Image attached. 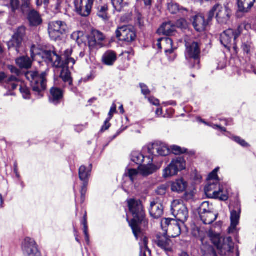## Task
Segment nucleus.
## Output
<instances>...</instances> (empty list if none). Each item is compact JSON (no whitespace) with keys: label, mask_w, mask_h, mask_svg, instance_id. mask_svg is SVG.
Returning <instances> with one entry per match:
<instances>
[{"label":"nucleus","mask_w":256,"mask_h":256,"mask_svg":"<svg viewBox=\"0 0 256 256\" xmlns=\"http://www.w3.org/2000/svg\"><path fill=\"white\" fill-rule=\"evenodd\" d=\"M129 210L133 217L130 221L127 218L130 226L137 240H139L140 247V256H150L151 252L148 247V238L140 226H146L148 223L145 219V212L142 202L140 200L131 198L127 200ZM180 256H189L186 252H182Z\"/></svg>","instance_id":"1"},{"label":"nucleus","mask_w":256,"mask_h":256,"mask_svg":"<svg viewBox=\"0 0 256 256\" xmlns=\"http://www.w3.org/2000/svg\"><path fill=\"white\" fill-rule=\"evenodd\" d=\"M162 163V162H160L157 165L152 164H144L139 168L138 170L132 168L128 169L126 171L124 176L130 178V185L127 186V182H124L122 186L124 190L128 194L132 192L138 186L137 180L140 176V175L147 176L153 174L160 168Z\"/></svg>","instance_id":"2"},{"label":"nucleus","mask_w":256,"mask_h":256,"mask_svg":"<svg viewBox=\"0 0 256 256\" xmlns=\"http://www.w3.org/2000/svg\"><path fill=\"white\" fill-rule=\"evenodd\" d=\"M44 62L48 64H51L54 66L62 68L60 78L65 83V86H68L72 91L74 92V88H72V80L70 72L68 67H65L60 56L54 52L52 50H43L38 54Z\"/></svg>","instance_id":"3"},{"label":"nucleus","mask_w":256,"mask_h":256,"mask_svg":"<svg viewBox=\"0 0 256 256\" xmlns=\"http://www.w3.org/2000/svg\"><path fill=\"white\" fill-rule=\"evenodd\" d=\"M46 72L40 74L37 71H29L25 73L24 76L30 83L33 92L37 98L43 96V92L46 87Z\"/></svg>","instance_id":"4"},{"label":"nucleus","mask_w":256,"mask_h":256,"mask_svg":"<svg viewBox=\"0 0 256 256\" xmlns=\"http://www.w3.org/2000/svg\"><path fill=\"white\" fill-rule=\"evenodd\" d=\"M208 234L212 243L221 255H226L233 252L234 243L231 237L223 238L219 234L212 230H210Z\"/></svg>","instance_id":"5"},{"label":"nucleus","mask_w":256,"mask_h":256,"mask_svg":"<svg viewBox=\"0 0 256 256\" xmlns=\"http://www.w3.org/2000/svg\"><path fill=\"white\" fill-rule=\"evenodd\" d=\"M185 46V56L188 66L192 68L198 70L200 68V54L199 43L196 42H186Z\"/></svg>","instance_id":"6"},{"label":"nucleus","mask_w":256,"mask_h":256,"mask_svg":"<svg viewBox=\"0 0 256 256\" xmlns=\"http://www.w3.org/2000/svg\"><path fill=\"white\" fill-rule=\"evenodd\" d=\"M214 16L219 24H226L230 21L232 16V11L228 7L216 4L208 12V20L211 21Z\"/></svg>","instance_id":"7"},{"label":"nucleus","mask_w":256,"mask_h":256,"mask_svg":"<svg viewBox=\"0 0 256 256\" xmlns=\"http://www.w3.org/2000/svg\"><path fill=\"white\" fill-rule=\"evenodd\" d=\"M161 226L168 236L176 238L182 232V228L185 226L184 223L176 220L173 218H164L162 220Z\"/></svg>","instance_id":"8"},{"label":"nucleus","mask_w":256,"mask_h":256,"mask_svg":"<svg viewBox=\"0 0 256 256\" xmlns=\"http://www.w3.org/2000/svg\"><path fill=\"white\" fill-rule=\"evenodd\" d=\"M206 195L213 198H218L222 200H226L228 198L227 192L224 191L223 186L218 181H208L204 187Z\"/></svg>","instance_id":"9"},{"label":"nucleus","mask_w":256,"mask_h":256,"mask_svg":"<svg viewBox=\"0 0 256 256\" xmlns=\"http://www.w3.org/2000/svg\"><path fill=\"white\" fill-rule=\"evenodd\" d=\"M244 26H240L236 30L228 29L224 31L220 36L221 44L226 48L230 49L233 44L234 48L236 46V40L242 33Z\"/></svg>","instance_id":"10"},{"label":"nucleus","mask_w":256,"mask_h":256,"mask_svg":"<svg viewBox=\"0 0 256 256\" xmlns=\"http://www.w3.org/2000/svg\"><path fill=\"white\" fill-rule=\"evenodd\" d=\"M186 168V161L182 156L173 159L168 166L163 170L162 176L164 178L176 176L178 172Z\"/></svg>","instance_id":"11"},{"label":"nucleus","mask_w":256,"mask_h":256,"mask_svg":"<svg viewBox=\"0 0 256 256\" xmlns=\"http://www.w3.org/2000/svg\"><path fill=\"white\" fill-rule=\"evenodd\" d=\"M171 211L176 220L184 224L188 218V208L181 200H176L172 202Z\"/></svg>","instance_id":"12"},{"label":"nucleus","mask_w":256,"mask_h":256,"mask_svg":"<svg viewBox=\"0 0 256 256\" xmlns=\"http://www.w3.org/2000/svg\"><path fill=\"white\" fill-rule=\"evenodd\" d=\"M67 30L66 24L62 21L51 22L48 24V34L50 38L54 40H60Z\"/></svg>","instance_id":"13"},{"label":"nucleus","mask_w":256,"mask_h":256,"mask_svg":"<svg viewBox=\"0 0 256 256\" xmlns=\"http://www.w3.org/2000/svg\"><path fill=\"white\" fill-rule=\"evenodd\" d=\"M148 153L153 156L151 161H154V158L166 156L170 153V150L168 146L160 142L149 144L148 146Z\"/></svg>","instance_id":"14"},{"label":"nucleus","mask_w":256,"mask_h":256,"mask_svg":"<svg viewBox=\"0 0 256 256\" xmlns=\"http://www.w3.org/2000/svg\"><path fill=\"white\" fill-rule=\"evenodd\" d=\"M88 38V45L90 50H98L105 45L106 36L99 30H92Z\"/></svg>","instance_id":"15"},{"label":"nucleus","mask_w":256,"mask_h":256,"mask_svg":"<svg viewBox=\"0 0 256 256\" xmlns=\"http://www.w3.org/2000/svg\"><path fill=\"white\" fill-rule=\"evenodd\" d=\"M22 250L24 256H42L36 242L30 238H26L22 242Z\"/></svg>","instance_id":"16"},{"label":"nucleus","mask_w":256,"mask_h":256,"mask_svg":"<svg viewBox=\"0 0 256 256\" xmlns=\"http://www.w3.org/2000/svg\"><path fill=\"white\" fill-rule=\"evenodd\" d=\"M26 31V28L24 26H20L16 29L11 40L8 42L9 49L14 48L18 53L20 52Z\"/></svg>","instance_id":"17"},{"label":"nucleus","mask_w":256,"mask_h":256,"mask_svg":"<svg viewBox=\"0 0 256 256\" xmlns=\"http://www.w3.org/2000/svg\"><path fill=\"white\" fill-rule=\"evenodd\" d=\"M116 38L120 40L131 42L136 38V34L133 28L123 26L118 28L116 31Z\"/></svg>","instance_id":"18"},{"label":"nucleus","mask_w":256,"mask_h":256,"mask_svg":"<svg viewBox=\"0 0 256 256\" xmlns=\"http://www.w3.org/2000/svg\"><path fill=\"white\" fill-rule=\"evenodd\" d=\"M94 0H74L76 12L83 17L88 16L91 13Z\"/></svg>","instance_id":"19"},{"label":"nucleus","mask_w":256,"mask_h":256,"mask_svg":"<svg viewBox=\"0 0 256 256\" xmlns=\"http://www.w3.org/2000/svg\"><path fill=\"white\" fill-rule=\"evenodd\" d=\"M154 242L158 247L166 252L172 251L173 242L167 233L158 234Z\"/></svg>","instance_id":"20"},{"label":"nucleus","mask_w":256,"mask_h":256,"mask_svg":"<svg viewBox=\"0 0 256 256\" xmlns=\"http://www.w3.org/2000/svg\"><path fill=\"white\" fill-rule=\"evenodd\" d=\"M164 207L162 202L158 199L155 198L150 202L149 212L152 217L158 219L164 214Z\"/></svg>","instance_id":"21"},{"label":"nucleus","mask_w":256,"mask_h":256,"mask_svg":"<svg viewBox=\"0 0 256 256\" xmlns=\"http://www.w3.org/2000/svg\"><path fill=\"white\" fill-rule=\"evenodd\" d=\"M241 214V206L238 202H237L234 207V209L230 212V226L228 228L229 232H232L239 223L240 215Z\"/></svg>","instance_id":"22"},{"label":"nucleus","mask_w":256,"mask_h":256,"mask_svg":"<svg viewBox=\"0 0 256 256\" xmlns=\"http://www.w3.org/2000/svg\"><path fill=\"white\" fill-rule=\"evenodd\" d=\"M4 80L6 85V88L8 90H14L18 86L19 83L20 82L18 78H16L14 76H12L8 78H6V74L4 72H0V82Z\"/></svg>","instance_id":"23"},{"label":"nucleus","mask_w":256,"mask_h":256,"mask_svg":"<svg viewBox=\"0 0 256 256\" xmlns=\"http://www.w3.org/2000/svg\"><path fill=\"white\" fill-rule=\"evenodd\" d=\"M168 12L172 14H176L179 16H184L188 14V10L180 6L174 1H170L167 4Z\"/></svg>","instance_id":"24"},{"label":"nucleus","mask_w":256,"mask_h":256,"mask_svg":"<svg viewBox=\"0 0 256 256\" xmlns=\"http://www.w3.org/2000/svg\"><path fill=\"white\" fill-rule=\"evenodd\" d=\"M192 22L194 28L197 32H202L210 21L208 20V18L206 20L202 15L198 14L192 18Z\"/></svg>","instance_id":"25"},{"label":"nucleus","mask_w":256,"mask_h":256,"mask_svg":"<svg viewBox=\"0 0 256 256\" xmlns=\"http://www.w3.org/2000/svg\"><path fill=\"white\" fill-rule=\"evenodd\" d=\"M28 12L27 18L31 26H38L42 22V20L40 14L34 10H30V8L25 12Z\"/></svg>","instance_id":"26"},{"label":"nucleus","mask_w":256,"mask_h":256,"mask_svg":"<svg viewBox=\"0 0 256 256\" xmlns=\"http://www.w3.org/2000/svg\"><path fill=\"white\" fill-rule=\"evenodd\" d=\"M158 33L166 36H173L176 32L175 24L170 21L164 22L158 30Z\"/></svg>","instance_id":"27"},{"label":"nucleus","mask_w":256,"mask_h":256,"mask_svg":"<svg viewBox=\"0 0 256 256\" xmlns=\"http://www.w3.org/2000/svg\"><path fill=\"white\" fill-rule=\"evenodd\" d=\"M256 0H237L238 12V15L240 13L245 14L248 12L253 6Z\"/></svg>","instance_id":"28"},{"label":"nucleus","mask_w":256,"mask_h":256,"mask_svg":"<svg viewBox=\"0 0 256 256\" xmlns=\"http://www.w3.org/2000/svg\"><path fill=\"white\" fill-rule=\"evenodd\" d=\"M63 98V92L59 88L52 87L50 89L49 100L50 103L57 105Z\"/></svg>","instance_id":"29"},{"label":"nucleus","mask_w":256,"mask_h":256,"mask_svg":"<svg viewBox=\"0 0 256 256\" xmlns=\"http://www.w3.org/2000/svg\"><path fill=\"white\" fill-rule=\"evenodd\" d=\"M117 60V55L115 52L108 50L102 56V63L108 66H113Z\"/></svg>","instance_id":"30"},{"label":"nucleus","mask_w":256,"mask_h":256,"mask_svg":"<svg viewBox=\"0 0 256 256\" xmlns=\"http://www.w3.org/2000/svg\"><path fill=\"white\" fill-rule=\"evenodd\" d=\"M242 49L244 53L250 54L254 49V46L252 38L249 35H246L242 40Z\"/></svg>","instance_id":"31"},{"label":"nucleus","mask_w":256,"mask_h":256,"mask_svg":"<svg viewBox=\"0 0 256 256\" xmlns=\"http://www.w3.org/2000/svg\"><path fill=\"white\" fill-rule=\"evenodd\" d=\"M92 169V164H90L88 166H82L78 171L79 178L83 182H88V179L90 176Z\"/></svg>","instance_id":"32"},{"label":"nucleus","mask_w":256,"mask_h":256,"mask_svg":"<svg viewBox=\"0 0 256 256\" xmlns=\"http://www.w3.org/2000/svg\"><path fill=\"white\" fill-rule=\"evenodd\" d=\"M218 214L212 212H206L200 214V218L203 223L205 224H210L216 220Z\"/></svg>","instance_id":"33"},{"label":"nucleus","mask_w":256,"mask_h":256,"mask_svg":"<svg viewBox=\"0 0 256 256\" xmlns=\"http://www.w3.org/2000/svg\"><path fill=\"white\" fill-rule=\"evenodd\" d=\"M16 64L22 68H28L32 64V62L28 56H22L16 59Z\"/></svg>","instance_id":"34"},{"label":"nucleus","mask_w":256,"mask_h":256,"mask_svg":"<svg viewBox=\"0 0 256 256\" xmlns=\"http://www.w3.org/2000/svg\"><path fill=\"white\" fill-rule=\"evenodd\" d=\"M160 40H162L163 45H166V48L164 50L165 53L166 55L171 54L174 52V50L176 48H173V42L172 38H160Z\"/></svg>","instance_id":"35"},{"label":"nucleus","mask_w":256,"mask_h":256,"mask_svg":"<svg viewBox=\"0 0 256 256\" xmlns=\"http://www.w3.org/2000/svg\"><path fill=\"white\" fill-rule=\"evenodd\" d=\"M186 188V183L182 179L178 180L172 186V190L173 192H182Z\"/></svg>","instance_id":"36"},{"label":"nucleus","mask_w":256,"mask_h":256,"mask_svg":"<svg viewBox=\"0 0 256 256\" xmlns=\"http://www.w3.org/2000/svg\"><path fill=\"white\" fill-rule=\"evenodd\" d=\"M72 53V50L71 49H68L64 51V54L63 55V59L64 60H62V62H63L64 66L65 67H68V66L71 63L72 65H74L75 63L74 60L70 58Z\"/></svg>","instance_id":"37"},{"label":"nucleus","mask_w":256,"mask_h":256,"mask_svg":"<svg viewBox=\"0 0 256 256\" xmlns=\"http://www.w3.org/2000/svg\"><path fill=\"white\" fill-rule=\"evenodd\" d=\"M145 158L142 154L139 152H132L131 155V160L138 165H141Z\"/></svg>","instance_id":"38"},{"label":"nucleus","mask_w":256,"mask_h":256,"mask_svg":"<svg viewBox=\"0 0 256 256\" xmlns=\"http://www.w3.org/2000/svg\"><path fill=\"white\" fill-rule=\"evenodd\" d=\"M97 15L104 20H108V6L104 4L100 6L97 8Z\"/></svg>","instance_id":"39"},{"label":"nucleus","mask_w":256,"mask_h":256,"mask_svg":"<svg viewBox=\"0 0 256 256\" xmlns=\"http://www.w3.org/2000/svg\"><path fill=\"white\" fill-rule=\"evenodd\" d=\"M200 214H206L214 210V208L212 204L209 202H204L200 206Z\"/></svg>","instance_id":"40"},{"label":"nucleus","mask_w":256,"mask_h":256,"mask_svg":"<svg viewBox=\"0 0 256 256\" xmlns=\"http://www.w3.org/2000/svg\"><path fill=\"white\" fill-rule=\"evenodd\" d=\"M112 4L114 9L120 12L122 8L126 4V2L124 0H111Z\"/></svg>","instance_id":"41"},{"label":"nucleus","mask_w":256,"mask_h":256,"mask_svg":"<svg viewBox=\"0 0 256 256\" xmlns=\"http://www.w3.org/2000/svg\"><path fill=\"white\" fill-rule=\"evenodd\" d=\"M20 90L24 99L28 100L30 98V92L29 88L24 84L20 86Z\"/></svg>","instance_id":"42"},{"label":"nucleus","mask_w":256,"mask_h":256,"mask_svg":"<svg viewBox=\"0 0 256 256\" xmlns=\"http://www.w3.org/2000/svg\"><path fill=\"white\" fill-rule=\"evenodd\" d=\"M230 138L240 145L242 146L243 147H248L249 146V144L247 143L244 140L242 139L240 137L238 136H232L230 137Z\"/></svg>","instance_id":"43"},{"label":"nucleus","mask_w":256,"mask_h":256,"mask_svg":"<svg viewBox=\"0 0 256 256\" xmlns=\"http://www.w3.org/2000/svg\"><path fill=\"white\" fill-rule=\"evenodd\" d=\"M174 24L176 26V28H178L182 29H186L188 27L187 22L184 18H181L178 20Z\"/></svg>","instance_id":"44"},{"label":"nucleus","mask_w":256,"mask_h":256,"mask_svg":"<svg viewBox=\"0 0 256 256\" xmlns=\"http://www.w3.org/2000/svg\"><path fill=\"white\" fill-rule=\"evenodd\" d=\"M171 149L172 153L176 155L185 153L186 152V149L182 148L181 147L177 146H172Z\"/></svg>","instance_id":"45"},{"label":"nucleus","mask_w":256,"mask_h":256,"mask_svg":"<svg viewBox=\"0 0 256 256\" xmlns=\"http://www.w3.org/2000/svg\"><path fill=\"white\" fill-rule=\"evenodd\" d=\"M219 170V168H216L211 173L208 175V181L212 180V182H215L216 180L218 181V182H219V180L218 179V172Z\"/></svg>","instance_id":"46"},{"label":"nucleus","mask_w":256,"mask_h":256,"mask_svg":"<svg viewBox=\"0 0 256 256\" xmlns=\"http://www.w3.org/2000/svg\"><path fill=\"white\" fill-rule=\"evenodd\" d=\"M88 182H83V184L80 190V200L81 202L83 203L85 200L86 194L87 191V186Z\"/></svg>","instance_id":"47"},{"label":"nucleus","mask_w":256,"mask_h":256,"mask_svg":"<svg viewBox=\"0 0 256 256\" xmlns=\"http://www.w3.org/2000/svg\"><path fill=\"white\" fill-rule=\"evenodd\" d=\"M52 6L54 8L56 12H60L61 8L62 0H52Z\"/></svg>","instance_id":"48"},{"label":"nucleus","mask_w":256,"mask_h":256,"mask_svg":"<svg viewBox=\"0 0 256 256\" xmlns=\"http://www.w3.org/2000/svg\"><path fill=\"white\" fill-rule=\"evenodd\" d=\"M22 1L21 9L22 12H24L28 10L30 6V0H22Z\"/></svg>","instance_id":"49"},{"label":"nucleus","mask_w":256,"mask_h":256,"mask_svg":"<svg viewBox=\"0 0 256 256\" xmlns=\"http://www.w3.org/2000/svg\"><path fill=\"white\" fill-rule=\"evenodd\" d=\"M140 86L141 88L142 93L144 96H148L150 94V90L147 86L144 84H140Z\"/></svg>","instance_id":"50"},{"label":"nucleus","mask_w":256,"mask_h":256,"mask_svg":"<svg viewBox=\"0 0 256 256\" xmlns=\"http://www.w3.org/2000/svg\"><path fill=\"white\" fill-rule=\"evenodd\" d=\"M8 68L12 74H16V78H18V76L20 75L21 72L16 67L12 65H9L8 66Z\"/></svg>","instance_id":"51"},{"label":"nucleus","mask_w":256,"mask_h":256,"mask_svg":"<svg viewBox=\"0 0 256 256\" xmlns=\"http://www.w3.org/2000/svg\"><path fill=\"white\" fill-rule=\"evenodd\" d=\"M166 192V186L164 185H162L158 188L156 190V193L160 196H163L165 194Z\"/></svg>","instance_id":"52"},{"label":"nucleus","mask_w":256,"mask_h":256,"mask_svg":"<svg viewBox=\"0 0 256 256\" xmlns=\"http://www.w3.org/2000/svg\"><path fill=\"white\" fill-rule=\"evenodd\" d=\"M19 2L18 0H10V6L12 12H14L19 8Z\"/></svg>","instance_id":"53"},{"label":"nucleus","mask_w":256,"mask_h":256,"mask_svg":"<svg viewBox=\"0 0 256 256\" xmlns=\"http://www.w3.org/2000/svg\"><path fill=\"white\" fill-rule=\"evenodd\" d=\"M110 120H109L108 118H106V120L104 122V124L102 126L100 131L102 132H103L105 130H108L111 124L110 123Z\"/></svg>","instance_id":"54"},{"label":"nucleus","mask_w":256,"mask_h":256,"mask_svg":"<svg viewBox=\"0 0 256 256\" xmlns=\"http://www.w3.org/2000/svg\"><path fill=\"white\" fill-rule=\"evenodd\" d=\"M116 106L115 104H113L110 110L108 112V118L109 120H111L113 116V114L116 112Z\"/></svg>","instance_id":"55"},{"label":"nucleus","mask_w":256,"mask_h":256,"mask_svg":"<svg viewBox=\"0 0 256 256\" xmlns=\"http://www.w3.org/2000/svg\"><path fill=\"white\" fill-rule=\"evenodd\" d=\"M148 100L150 104H152L153 105L158 106L160 104L159 100L153 96H150L148 98Z\"/></svg>","instance_id":"56"},{"label":"nucleus","mask_w":256,"mask_h":256,"mask_svg":"<svg viewBox=\"0 0 256 256\" xmlns=\"http://www.w3.org/2000/svg\"><path fill=\"white\" fill-rule=\"evenodd\" d=\"M123 130H118L117 132H116V134L112 136V137H110V141L114 140V138H116L119 134H120L122 132Z\"/></svg>","instance_id":"57"},{"label":"nucleus","mask_w":256,"mask_h":256,"mask_svg":"<svg viewBox=\"0 0 256 256\" xmlns=\"http://www.w3.org/2000/svg\"><path fill=\"white\" fill-rule=\"evenodd\" d=\"M162 114V110L161 108H158L156 111V114L157 116H160Z\"/></svg>","instance_id":"58"},{"label":"nucleus","mask_w":256,"mask_h":256,"mask_svg":"<svg viewBox=\"0 0 256 256\" xmlns=\"http://www.w3.org/2000/svg\"><path fill=\"white\" fill-rule=\"evenodd\" d=\"M72 38H73L74 40H76L77 42L78 41V34L77 32H74L72 34Z\"/></svg>","instance_id":"59"},{"label":"nucleus","mask_w":256,"mask_h":256,"mask_svg":"<svg viewBox=\"0 0 256 256\" xmlns=\"http://www.w3.org/2000/svg\"><path fill=\"white\" fill-rule=\"evenodd\" d=\"M82 225L87 224V218H86V212L83 217V220L82 222Z\"/></svg>","instance_id":"60"},{"label":"nucleus","mask_w":256,"mask_h":256,"mask_svg":"<svg viewBox=\"0 0 256 256\" xmlns=\"http://www.w3.org/2000/svg\"><path fill=\"white\" fill-rule=\"evenodd\" d=\"M146 6H150L152 4V0H142Z\"/></svg>","instance_id":"61"},{"label":"nucleus","mask_w":256,"mask_h":256,"mask_svg":"<svg viewBox=\"0 0 256 256\" xmlns=\"http://www.w3.org/2000/svg\"><path fill=\"white\" fill-rule=\"evenodd\" d=\"M84 226V235H87L88 234V226L87 224L83 225Z\"/></svg>","instance_id":"62"},{"label":"nucleus","mask_w":256,"mask_h":256,"mask_svg":"<svg viewBox=\"0 0 256 256\" xmlns=\"http://www.w3.org/2000/svg\"><path fill=\"white\" fill-rule=\"evenodd\" d=\"M14 173L16 174V176L18 178H19L20 176V174H19L18 173V172L16 164H14Z\"/></svg>","instance_id":"63"},{"label":"nucleus","mask_w":256,"mask_h":256,"mask_svg":"<svg viewBox=\"0 0 256 256\" xmlns=\"http://www.w3.org/2000/svg\"><path fill=\"white\" fill-rule=\"evenodd\" d=\"M162 44H163L162 43V40H160V38H159L158 40L157 46L160 49H161L162 48Z\"/></svg>","instance_id":"64"}]
</instances>
